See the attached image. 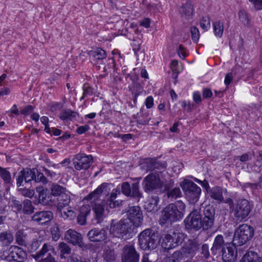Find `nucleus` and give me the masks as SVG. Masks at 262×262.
<instances>
[{
	"instance_id": "obj_1",
	"label": "nucleus",
	"mask_w": 262,
	"mask_h": 262,
	"mask_svg": "<svg viewBox=\"0 0 262 262\" xmlns=\"http://www.w3.org/2000/svg\"><path fill=\"white\" fill-rule=\"evenodd\" d=\"M162 171H155L149 173L144 178L143 181V187L146 192H152L156 189L168 190L169 188L173 187V181L171 180L163 179L161 178Z\"/></svg>"
},
{
	"instance_id": "obj_2",
	"label": "nucleus",
	"mask_w": 262,
	"mask_h": 262,
	"mask_svg": "<svg viewBox=\"0 0 262 262\" xmlns=\"http://www.w3.org/2000/svg\"><path fill=\"white\" fill-rule=\"evenodd\" d=\"M185 204L181 201H176L166 206L162 211L160 224L167 222H173L182 219L185 212Z\"/></svg>"
},
{
	"instance_id": "obj_3",
	"label": "nucleus",
	"mask_w": 262,
	"mask_h": 262,
	"mask_svg": "<svg viewBox=\"0 0 262 262\" xmlns=\"http://www.w3.org/2000/svg\"><path fill=\"white\" fill-rule=\"evenodd\" d=\"M138 238L139 247L143 250H154L159 244L158 233L150 228L146 229L140 232Z\"/></svg>"
},
{
	"instance_id": "obj_4",
	"label": "nucleus",
	"mask_w": 262,
	"mask_h": 262,
	"mask_svg": "<svg viewBox=\"0 0 262 262\" xmlns=\"http://www.w3.org/2000/svg\"><path fill=\"white\" fill-rule=\"evenodd\" d=\"M136 228L128 219H123L117 223L112 220L110 227V234L114 237L123 238L128 233L132 232Z\"/></svg>"
},
{
	"instance_id": "obj_5",
	"label": "nucleus",
	"mask_w": 262,
	"mask_h": 262,
	"mask_svg": "<svg viewBox=\"0 0 262 262\" xmlns=\"http://www.w3.org/2000/svg\"><path fill=\"white\" fill-rule=\"evenodd\" d=\"M253 235L252 227L245 224L241 225L235 230L233 244L236 246H242L251 239Z\"/></svg>"
},
{
	"instance_id": "obj_6",
	"label": "nucleus",
	"mask_w": 262,
	"mask_h": 262,
	"mask_svg": "<svg viewBox=\"0 0 262 262\" xmlns=\"http://www.w3.org/2000/svg\"><path fill=\"white\" fill-rule=\"evenodd\" d=\"M51 195L57 197V209L69 206L71 202L70 192L65 187L58 184H53L51 188Z\"/></svg>"
},
{
	"instance_id": "obj_7",
	"label": "nucleus",
	"mask_w": 262,
	"mask_h": 262,
	"mask_svg": "<svg viewBox=\"0 0 262 262\" xmlns=\"http://www.w3.org/2000/svg\"><path fill=\"white\" fill-rule=\"evenodd\" d=\"M186 198L190 203H196L201 193V189L189 180H185L181 184Z\"/></svg>"
},
{
	"instance_id": "obj_8",
	"label": "nucleus",
	"mask_w": 262,
	"mask_h": 262,
	"mask_svg": "<svg viewBox=\"0 0 262 262\" xmlns=\"http://www.w3.org/2000/svg\"><path fill=\"white\" fill-rule=\"evenodd\" d=\"M251 207L249 202L245 199L237 201L233 207L232 212L233 213L236 224L241 222L249 214Z\"/></svg>"
},
{
	"instance_id": "obj_9",
	"label": "nucleus",
	"mask_w": 262,
	"mask_h": 262,
	"mask_svg": "<svg viewBox=\"0 0 262 262\" xmlns=\"http://www.w3.org/2000/svg\"><path fill=\"white\" fill-rule=\"evenodd\" d=\"M184 238V234L181 232H172L165 234L163 235L161 245L165 249H171L181 245Z\"/></svg>"
},
{
	"instance_id": "obj_10",
	"label": "nucleus",
	"mask_w": 262,
	"mask_h": 262,
	"mask_svg": "<svg viewBox=\"0 0 262 262\" xmlns=\"http://www.w3.org/2000/svg\"><path fill=\"white\" fill-rule=\"evenodd\" d=\"M184 223L187 229L199 230L202 227L200 209H194L185 219Z\"/></svg>"
},
{
	"instance_id": "obj_11",
	"label": "nucleus",
	"mask_w": 262,
	"mask_h": 262,
	"mask_svg": "<svg viewBox=\"0 0 262 262\" xmlns=\"http://www.w3.org/2000/svg\"><path fill=\"white\" fill-rule=\"evenodd\" d=\"M27 258V254L22 248L17 246H11L8 250L6 259L8 261L24 262Z\"/></svg>"
},
{
	"instance_id": "obj_12",
	"label": "nucleus",
	"mask_w": 262,
	"mask_h": 262,
	"mask_svg": "<svg viewBox=\"0 0 262 262\" xmlns=\"http://www.w3.org/2000/svg\"><path fill=\"white\" fill-rule=\"evenodd\" d=\"M93 159L91 155L78 154L73 159L75 168L77 170L88 169L93 163Z\"/></svg>"
},
{
	"instance_id": "obj_13",
	"label": "nucleus",
	"mask_w": 262,
	"mask_h": 262,
	"mask_svg": "<svg viewBox=\"0 0 262 262\" xmlns=\"http://www.w3.org/2000/svg\"><path fill=\"white\" fill-rule=\"evenodd\" d=\"M121 191L123 194L127 196H130L139 201L142 197V193L139 190V183L136 182L130 186L128 182L122 183L121 185Z\"/></svg>"
},
{
	"instance_id": "obj_14",
	"label": "nucleus",
	"mask_w": 262,
	"mask_h": 262,
	"mask_svg": "<svg viewBox=\"0 0 262 262\" xmlns=\"http://www.w3.org/2000/svg\"><path fill=\"white\" fill-rule=\"evenodd\" d=\"M125 212L127 216L126 219H129L135 227H138L141 225L143 216L140 207H130L127 209Z\"/></svg>"
},
{
	"instance_id": "obj_15",
	"label": "nucleus",
	"mask_w": 262,
	"mask_h": 262,
	"mask_svg": "<svg viewBox=\"0 0 262 262\" xmlns=\"http://www.w3.org/2000/svg\"><path fill=\"white\" fill-rule=\"evenodd\" d=\"M122 262H139V254L133 245H125L122 249Z\"/></svg>"
},
{
	"instance_id": "obj_16",
	"label": "nucleus",
	"mask_w": 262,
	"mask_h": 262,
	"mask_svg": "<svg viewBox=\"0 0 262 262\" xmlns=\"http://www.w3.org/2000/svg\"><path fill=\"white\" fill-rule=\"evenodd\" d=\"M64 239L73 245H77L83 248L86 247L82 241L81 235L75 230L69 229L64 234Z\"/></svg>"
},
{
	"instance_id": "obj_17",
	"label": "nucleus",
	"mask_w": 262,
	"mask_h": 262,
	"mask_svg": "<svg viewBox=\"0 0 262 262\" xmlns=\"http://www.w3.org/2000/svg\"><path fill=\"white\" fill-rule=\"evenodd\" d=\"M166 167L165 164L159 162L156 159L152 158L146 159L141 165V168L148 171H159L164 169Z\"/></svg>"
},
{
	"instance_id": "obj_18",
	"label": "nucleus",
	"mask_w": 262,
	"mask_h": 262,
	"mask_svg": "<svg viewBox=\"0 0 262 262\" xmlns=\"http://www.w3.org/2000/svg\"><path fill=\"white\" fill-rule=\"evenodd\" d=\"M53 219V213L50 211H38L32 216V220L39 225L48 224Z\"/></svg>"
},
{
	"instance_id": "obj_19",
	"label": "nucleus",
	"mask_w": 262,
	"mask_h": 262,
	"mask_svg": "<svg viewBox=\"0 0 262 262\" xmlns=\"http://www.w3.org/2000/svg\"><path fill=\"white\" fill-rule=\"evenodd\" d=\"M88 238L92 242H98L105 240L107 236V232L104 228H94L87 234Z\"/></svg>"
},
{
	"instance_id": "obj_20",
	"label": "nucleus",
	"mask_w": 262,
	"mask_h": 262,
	"mask_svg": "<svg viewBox=\"0 0 262 262\" xmlns=\"http://www.w3.org/2000/svg\"><path fill=\"white\" fill-rule=\"evenodd\" d=\"M200 244L196 239H189L186 244L183 247L180 251L183 254L184 257H186L188 255L194 256L195 252L198 251L200 247Z\"/></svg>"
},
{
	"instance_id": "obj_21",
	"label": "nucleus",
	"mask_w": 262,
	"mask_h": 262,
	"mask_svg": "<svg viewBox=\"0 0 262 262\" xmlns=\"http://www.w3.org/2000/svg\"><path fill=\"white\" fill-rule=\"evenodd\" d=\"M222 259L224 262H234L236 259L237 252L233 247L226 246L223 249Z\"/></svg>"
},
{
	"instance_id": "obj_22",
	"label": "nucleus",
	"mask_w": 262,
	"mask_h": 262,
	"mask_svg": "<svg viewBox=\"0 0 262 262\" xmlns=\"http://www.w3.org/2000/svg\"><path fill=\"white\" fill-rule=\"evenodd\" d=\"M226 243L224 239L223 236L220 234L216 236L214 239V242L212 247L211 248V252L213 255L217 254L223 249L225 248Z\"/></svg>"
},
{
	"instance_id": "obj_23",
	"label": "nucleus",
	"mask_w": 262,
	"mask_h": 262,
	"mask_svg": "<svg viewBox=\"0 0 262 262\" xmlns=\"http://www.w3.org/2000/svg\"><path fill=\"white\" fill-rule=\"evenodd\" d=\"M193 12V6L191 3L187 1L179 9V12L182 17L189 20L192 18Z\"/></svg>"
},
{
	"instance_id": "obj_24",
	"label": "nucleus",
	"mask_w": 262,
	"mask_h": 262,
	"mask_svg": "<svg viewBox=\"0 0 262 262\" xmlns=\"http://www.w3.org/2000/svg\"><path fill=\"white\" fill-rule=\"evenodd\" d=\"M37 192L38 193V202L43 205H50L53 202L50 198L47 197V189H45L42 186L37 187L36 188Z\"/></svg>"
},
{
	"instance_id": "obj_25",
	"label": "nucleus",
	"mask_w": 262,
	"mask_h": 262,
	"mask_svg": "<svg viewBox=\"0 0 262 262\" xmlns=\"http://www.w3.org/2000/svg\"><path fill=\"white\" fill-rule=\"evenodd\" d=\"M91 209L89 205L82 206L80 209V213L77 216V223L80 225L86 223V218L90 214Z\"/></svg>"
},
{
	"instance_id": "obj_26",
	"label": "nucleus",
	"mask_w": 262,
	"mask_h": 262,
	"mask_svg": "<svg viewBox=\"0 0 262 262\" xmlns=\"http://www.w3.org/2000/svg\"><path fill=\"white\" fill-rule=\"evenodd\" d=\"M107 184L102 183L101 185L94 191L90 193L85 198V200L91 201L92 202L97 201L100 197L102 192L106 190Z\"/></svg>"
},
{
	"instance_id": "obj_27",
	"label": "nucleus",
	"mask_w": 262,
	"mask_h": 262,
	"mask_svg": "<svg viewBox=\"0 0 262 262\" xmlns=\"http://www.w3.org/2000/svg\"><path fill=\"white\" fill-rule=\"evenodd\" d=\"M207 193L211 199L217 202H222L224 200L223 189L220 187L216 186L211 188L208 190Z\"/></svg>"
},
{
	"instance_id": "obj_28",
	"label": "nucleus",
	"mask_w": 262,
	"mask_h": 262,
	"mask_svg": "<svg viewBox=\"0 0 262 262\" xmlns=\"http://www.w3.org/2000/svg\"><path fill=\"white\" fill-rule=\"evenodd\" d=\"M13 236L10 231H6L0 233V243L3 247L10 245L13 241Z\"/></svg>"
},
{
	"instance_id": "obj_29",
	"label": "nucleus",
	"mask_w": 262,
	"mask_h": 262,
	"mask_svg": "<svg viewBox=\"0 0 262 262\" xmlns=\"http://www.w3.org/2000/svg\"><path fill=\"white\" fill-rule=\"evenodd\" d=\"M241 262H262V257L255 252L249 251L243 256Z\"/></svg>"
},
{
	"instance_id": "obj_30",
	"label": "nucleus",
	"mask_w": 262,
	"mask_h": 262,
	"mask_svg": "<svg viewBox=\"0 0 262 262\" xmlns=\"http://www.w3.org/2000/svg\"><path fill=\"white\" fill-rule=\"evenodd\" d=\"M90 56L93 58V61L96 60H101L106 57V52L101 48H97L89 52Z\"/></svg>"
},
{
	"instance_id": "obj_31",
	"label": "nucleus",
	"mask_w": 262,
	"mask_h": 262,
	"mask_svg": "<svg viewBox=\"0 0 262 262\" xmlns=\"http://www.w3.org/2000/svg\"><path fill=\"white\" fill-rule=\"evenodd\" d=\"M93 209L95 214V219L97 223H100L104 217V207L100 204H96L93 207Z\"/></svg>"
},
{
	"instance_id": "obj_32",
	"label": "nucleus",
	"mask_w": 262,
	"mask_h": 262,
	"mask_svg": "<svg viewBox=\"0 0 262 262\" xmlns=\"http://www.w3.org/2000/svg\"><path fill=\"white\" fill-rule=\"evenodd\" d=\"M0 177L4 181L5 184L7 185V189L9 186L12 185V181L10 173L7 169L0 166Z\"/></svg>"
},
{
	"instance_id": "obj_33",
	"label": "nucleus",
	"mask_w": 262,
	"mask_h": 262,
	"mask_svg": "<svg viewBox=\"0 0 262 262\" xmlns=\"http://www.w3.org/2000/svg\"><path fill=\"white\" fill-rule=\"evenodd\" d=\"M158 201L159 199L158 196H155L151 198L145 203V209L148 212L157 211V205Z\"/></svg>"
},
{
	"instance_id": "obj_34",
	"label": "nucleus",
	"mask_w": 262,
	"mask_h": 262,
	"mask_svg": "<svg viewBox=\"0 0 262 262\" xmlns=\"http://www.w3.org/2000/svg\"><path fill=\"white\" fill-rule=\"evenodd\" d=\"M162 191L166 192L167 197L169 199H176L178 197L181 196V191L179 187H175L174 188H169L168 190H164L163 188Z\"/></svg>"
},
{
	"instance_id": "obj_35",
	"label": "nucleus",
	"mask_w": 262,
	"mask_h": 262,
	"mask_svg": "<svg viewBox=\"0 0 262 262\" xmlns=\"http://www.w3.org/2000/svg\"><path fill=\"white\" fill-rule=\"evenodd\" d=\"M52 246L50 245L45 243L42 246L40 250L36 252L35 254H32V256L35 259L37 260L40 257L44 256L51 248Z\"/></svg>"
},
{
	"instance_id": "obj_36",
	"label": "nucleus",
	"mask_w": 262,
	"mask_h": 262,
	"mask_svg": "<svg viewBox=\"0 0 262 262\" xmlns=\"http://www.w3.org/2000/svg\"><path fill=\"white\" fill-rule=\"evenodd\" d=\"M103 258L106 262H113L116 259V254L114 249L105 248L103 251Z\"/></svg>"
},
{
	"instance_id": "obj_37",
	"label": "nucleus",
	"mask_w": 262,
	"mask_h": 262,
	"mask_svg": "<svg viewBox=\"0 0 262 262\" xmlns=\"http://www.w3.org/2000/svg\"><path fill=\"white\" fill-rule=\"evenodd\" d=\"M184 258L180 250H177L174 252L171 256L165 258V262H180Z\"/></svg>"
},
{
	"instance_id": "obj_38",
	"label": "nucleus",
	"mask_w": 262,
	"mask_h": 262,
	"mask_svg": "<svg viewBox=\"0 0 262 262\" xmlns=\"http://www.w3.org/2000/svg\"><path fill=\"white\" fill-rule=\"evenodd\" d=\"M16 243L20 246H26V234L22 230H18L15 233Z\"/></svg>"
},
{
	"instance_id": "obj_39",
	"label": "nucleus",
	"mask_w": 262,
	"mask_h": 262,
	"mask_svg": "<svg viewBox=\"0 0 262 262\" xmlns=\"http://www.w3.org/2000/svg\"><path fill=\"white\" fill-rule=\"evenodd\" d=\"M77 115V113L71 110H65L63 111L60 115V118L63 120H70L75 119Z\"/></svg>"
},
{
	"instance_id": "obj_40",
	"label": "nucleus",
	"mask_w": 262,
	"mask_h": 262,
	"mask_svg": "<svg viewBox=\"0 0 262 262\" xmlns=\"http://www.w3.org/2000/svg\"><path fill=\"white\" fill-rule=\"evenodd\" d=\"M58 249L60 253V257L65 258L64 254H69L71 253V249L67 243L60 242L58 246Z\"/></svg>"
},
{
	"instance_id": "obj_41",
	"label": "nucleus",
	"mask_w": 262,
	"mask_h": 262,
	"mask_svg": "<svg viewBox=\"0 0 262 262\" xmlns=\"http://www.w3.org/2000/svg\"><path fill=\"white\" fill-rule=\"evenodd\" d=\"M215 214V211L213 206L209 205L205 207L203 210V217L214 220Z\"/></svg>"
},
{
	"instance_id": "obj_42",
	"label": "nucleus",
	"mask_w": 262,
	"mask_h": 262,
	"mask_svg": "<svg viewBox=\"0 0 262 262\" xmlns=\"http://www.w3.org/2000/svg\"><path fill=\"white\" fill-rule=\"evenodd\" d=\"M66 207H63L62 209H57L58 211H59L61 216L66 219H72L73 217L75 216L74 211L71 209V208L70 207V209L67 208L64 209Z\"/></svg>"
},
{
	"instance_id": "obj_43",
	"label": "nucleus",
	"mask_w": 262,
	"mask_h": 262,
	"mask_svg": "<svg viewBox=\"0 0 262 262\" xmlns=\"http://www.w3.org/2000/svg\"><path fill=\"white\" fill-rule=\"evenodd\" d=\"M213 30L214 34L216 36L221 37L224 31V26L223 23L217 21L213 23Z\"/></svg>"
},
{
	"instance_id": "obj_44",
	"label": "nucleus",
	"mask_w": 262,
	"mask_h": 262,
	"mask_svg": "<svg viewBox=\"0 0 262 262\" xmlns=\"http://www.w3.org/2000/svg\"><path fill=\"white\" fill-rule=\"evenodd\" d=\"M23 212L27 214H32L34 212V207L32 205V202L29 200H25L23 202Z\"/></svg>"
},
{
	"instance_id": "obj_45",
	"label": "nucleus",
	"mask_w": 262,
	"mask_h": 262,
	"mask_svg": "<svg viewBox=\"0 0 262 262\" xmlns=\"http://www.w3.org/2000/svg\"><path fill=\"white\" fill-rule=\"evenodd\" d=\"M24 177L26 183H28L33 180H35V172L34 170L27 169L23 170Z\"/></svg>"
},
{
	"instance_id": "obj_46",
	"label": "nucleus",
	"mask_w": 262,
	"mask_h": 262,
	"mask_svg": "<svg viewBox=\"0 0 262 262\" xmlns=\"http://www.w3.org/2000/svg\"><path fill=\"white\" fill-rule=\"evenodd\" d=\"M214 221V219L203 217L202 219V228L203 230H208L211 228L213 226Z\"/></svg>"
},
{
	"instance_id": "obj_47",
	"label": "nucleus",
	"mask_w": 262,
	"mask_h": 262,
	"mask_svg": "<svg viewBox=\"0 0 262 262\" xmlns=\"http://www.w3.org/2000/svg\"><path fill=\"white\" fill-rule=\"evenodd\" d=\"M238 17L239 20L245 25H248L249 24V19L248 17L247 13L243 10H240L238 13Z\"/></svg>"
},
{
	"instance_id": "obj_48",
	"label": "nucleus",
	"mask_w": 262,
	"mask_h": 262,
	"mask_svg": "<svg viewBox=\"0 0 262 262\" xmlns=\"http://www.w3.org/2000/svg\"><path fill=\"white\" fill-rule=\"evenodd\" d=\"M83 95L80 98L81 100L84 99L88 96L92 95L93 93V89L88 84H84L83 86Z\"/></svg>"
},
{
	"instance_id": "obj_49",
	"label": "nucleus",
	"mask_w": 262,
	"mask_h": 262,
	"mask_svg": "<svg viewBox=\"0 0 262 262\" xmlns=\"http://www.w3.org/2000/svg\"><path fill=\"white\" fill-rule=\"evenodd\" d=\"M18 191L20 193L25 197L32 198L35 194V191L33 189H28L26 188H20Z\"/></svg>"
},
{
	"instance_id": "obj_50",
	"label": "nucleus",
	"mask_w": 262,
	"mask_h": 262,
	"mask_svg": "<svg viewBox=\"0 0 262 262\" xmlns=\"http://www.w3.org/2000/svg\"><path fill=\"white\" fill-rule=\"evenodd\" d=\"M51 232L52 236V238L54 241H57L60 236V233L58 227L55 225L53 226L51 229Z\"/></svg>"
},
{
	"instance_id": "obj_51",
	"label": "nucleus",
	"mask_w": 262,
	"mask_h": 262,
	"mask_svg": "<svg viewBox=\"0 0 262 262\" xmlns=\"http://www.w3.org/2000/svg\"><path fill=\"white\" fill-rule=\"evenodd\" d=\"M255 155L254 151H252L251 152H248L245 154H243L239 157V160L242 162H245L250 160L252 159L251 156H254Z\"/></svg>"
},
{
	"instance_id": "obj_52",
	"label": "nucleus",
	"mask_w": 262,
	"mask_h": 262,
	"mask_svg": "<svg viewBox=\"0 0 262 262\" xmlns=\"http://www.w3.org/2000/svg\"><path fill=\"white\" fill-rule=\"evenodd\" d=\"M190 31L191 33L192 39L195 42H197L199 40L200 36L198 29L195 27H193L191 28Z\"/></svg>"
},
{
	"instance_id": "obj_53",
	"label": "nucleus",
	"mask_w": 262,
	"mask_h": 262,
	"mask_svg": "<svg viewBox=\"0 0 262 262\" xmlns=\"http://www.w3.org/2000/svg\"><path fill=\"white\" fill-rule=\"evenodd\" d=\"M210 23L209 17H203L200 21V26L204 30H207V28L210 27Z\"/></svg>"
},
{
	"instance_id": "obj_54",
	"label": "nucleus",
	"mask_w": 262,
	"mask_h": 262,
	"mask_svg": "<svg viewBox=\"0 0 262 262\" xmlns=\"http://www.w3.org/2000/svg\"><path fill=\"white\" fill-rule=\"evenodd\" d=\"M35 181L36 182H41L43 184H47L48 180L42 173H38L35 176Z\"/></svg>"
},
{
	"instance_id": "obj_55",
	"label": "nucleus",
	"mask_w": 262,
	"mask_h": 262,
	"mask_svg": "<svg viewBox=\"0 0 262 262\" xmlns=\"http://www.w3.org/2000/svg\"><path fill=\"white\" fill-rule=\"evenodd\" d=\"M41 245V241H34L32 242L31 245H30V250L32 252H35L39 248Z\"/></svg>"
},
{
	"instance_id": "obj_56",
	"label": "nucleus",
	"mask_w": 262,
	"mask_h": 262,
	"mask_svg": "<svg viewBox=\"0 0 262 262\" xmlns=\"http://www.w3.org/2000/svg\"><path fill=\"white\" fill-rule=\"evenodd\" d=\"M201 250V254L203 255L205 258H208L210 255L208 245L207 244H203L202 246Z\"/></svg>"
},
{
	"instance_id": "obj_57",
	"label": "nucleus",
	"mask_w": 262,
	"mask_h": 262,
	"mask_svg": "<svg viewBox=\"0 0 262 262\" xmlns=\"http://www.w3.org/2000/svg\"><path fill=\"white\" fill-rule=\"evenodd\" d=\"M249 2L252 3L256 10H260L262 9V0H249Z\"/></svg>"
},
{
	"instance_id": "obj_58",
	"label": "nucleus",
	"mask_w": 262,
	"mask_h": 262,
	"mask_svg": "<svg viewBox=\"0 0 262 262\" xmlns=\"http://www.w3.org/2000/svg\"><path fill=\"white\" fill-rule=\"evenodd\" d=\"M25 180V177H24V173L23 170H21L18 174L16 179V185L17 187H19L21 185L22 183Z\"/></svg>"
},
{
	"instance_id": "obj_59",
	"label": "nucleus",
	"mask_w": 262,
	"mask_h": 262,
	"mask_svg": "<svg viewBox=\"0 0 262 262\" xmlns=\"http://www.w3.org/2000/svg\"><path fill=\"white\" fill-rule=\"evenodd\" d=\"M34 110V107L33 106L29 105L26 106L24 108H23L20 113L24 115H28L30 113L33 112Z\"/></svg>"
},
{
	"instance_id": "obj_60",
	"label": "nucleus",
	"mask_w": 262,
	"mask_h": 262,
	"mask_svg": "<svg viewBox=\"0 0 262 262\" xmlns=\"http://www.w3.org/2000/svg\"><path fill=\"white\" fill-rule=\"evenodd\" d=\"M195 181L198 183L200 184L202 186V187H203L206 190L207 192L208 190H209V189H210L208 182L206 180H204V181H201L196 179Z\"/></svg>"
},
{
	"instance_id": "obj_61",
	"label": "nucleus",
	"mask_w": 262,
	"mask_h": 262,
	"mask_svg": "<svg viewBox=\"0 0 262 262\" xmlns=\"http://www.w3.org/2000/svg\"><path fill=\"white\" fill-rule=\"evenodd\" d=\"M90 127L88 125L81 126L77 128V132L79 134H82L86 132L89 129Z\"/></svg>"
},
{
	"instance_id": "obj_62",
	"label": "nucleus",
	"mask_w": 262,
	"mask_h": 262,
	"mask_svg": "<svg viewBox=\"0 0 262 262\" xmlns=\"http://www.w3.org/2000/svg\"><path fill=\"white\" fill-rule=\"evenodd\" d=\"M212 95V93L210 89H205L203 91V97L204 98H210Z\"/></svg>"
},
{
	"instance_id": "obj_63",
	"label": "nucleus",
	"mask_w": 262,
	"mask_h": 262,
	"mask_svg": "<svg viewBox=\"0 0 262 262\" xmlns=\"http://www.w3.org/2000/svg\"><path fill=\"white\" fill-rule=\"evenodd\" d=\"M154 104L153 98L151 96L148 97L145 100V105L147 108H151Z\"/></svg>"
},
{
	"instance_id": "obj_64",
	"label": "nucleus",
	"mask_w": 262,
	"mask_h": 262,
	"mask_svg": "<svg viewBox=\"0 0 262 262\" xmlns=\"http://www.w3.org/2000/svg\"><path fill=\"white\" fill-rule=\"evenodd\" d=\"M39 262H57L55 258L49 253L48 256L43 259H42Z\"/></svg>"
}]
</instances>
